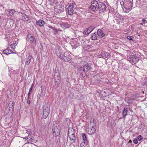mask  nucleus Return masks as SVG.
Segmentation results:
<instances>
[{"instance_id":"obj_1","label":"nucleus","mask_w":147,"mask_h":147,"mask_svg":"<svg viewBox=\"0 0 147 147\" xmlns=\"http://www.w3.org/2000/svg\"><path fill=\"white\" fill-rule=\"evenodd\" d=\"M120 3L122 7L123 6L125 9H123V11L126 13L131 11L133 6V0H120Z\"/></svg>"},{"instance_id":"obj_2","label":"nucleus","mask_w":147,"mask_h":147,"mask_svg":"<svg viewBox=\"0 0 147 147\" xmlns=\"http://www.w3.org/2000/svg\"><path fill=\"white\" fill-rule=\"evenodd\" d=\"M96 125L93 122H90L88 123V133L90 135L93 134L96 131Z\"/></svg>"},{"instance_id":"obj_3","label":"nucleus","mask_w":147,"mask_h":147,"mask_svg":"<svg viewBox=\"0 0 147 147\" xmlns=\"http://www.w3.org/2000/svg\"><path fill=\"white\" fill-rule=\"evenodd\" d=\"M91 66V64L90 63H88L84 65L83 67H80L78 68V69L82 74L83 72L86 74V72L88 71L90 69Z\"/></svg>"},{"instance_id":"obj_4","label":"nucleus","mask_w":147,"mask_h":147,"mask_svg":"<svg viewBox=\"0 0 147 147\" xmlns=\"http://www.w3.org/2000/svg\"><path fill=\"white\" fill-rule=\"evenodd\" d=\"M91 5L88 7V9L92 11H95L97 10V7L98 5V2L96 0L92 1L91 2Z\"/></svg>"},{"instance_id":"obj_5","label":"nucleus","mask_w":147,"mask_h":147,"mask_svg":"<svg viewBox=\"0 0 147 147\" xmlns=\"http://www.w3.org/2000/svg\"><path fill=\"white\" fill-rule=\"evenodd\" d=\"M55 11L60 13L64 11V7L61 5H60L57 3L56 4V5L54 6Z\"/></svg>"},{"instance_id":"obj_6","label":"nucleus","mask_w":147,"mask_h":147,"mask_svg":"<svg viewBox=\"0 0 147 147\" xmlns=\"http://www.w3.org/2000/svg\"><path fill=\"white\" fill-rule=\"evenodd\" d=\"M50 112V108L47 105H45L43 107V117L44 119H46L48 115Z\"/></svg>"},{"instance_id":"obj_7","label":"nucleus","mask_w":147,"mask_h":147,"mask_svg":"<svg viewBox=\"0 0 147 147\" xmlns=\"http://www.w3.org/2000/svg\"><path fill=\"white\" fill-rule=\"evenodd\" d=\"M83 141L82 142L81 144V146L83 147L85 145L88 144V140L86 135L85 133L82 134Z\"/></svg>"},{"instance_id":"obj_8","label":"nucleus","mask_w":147,"mask_h":147,"mask_svg":"<svg viewBox=\"0 0 147 147\" xmlns=\"http://www.w3.org/2000/svg\"><path fill=\"white\" fill-rule=\"evenodd\" d=\"M128 59L130 62H133L136 64L139 60V57L136 55H134L131 57H129Z\"/></svg>"},{"instance_id":"obj_9","label":"nucleus","mask_w":147,"mask_h":147,"mask_svg":"<svg viewBox=\"0 0 147 147\" xmlns=\"http://www.w3.org/2000/svg\"><path fill=\"white\" fill-rule=\"evenodd\" d=\"M75 8L74 7L73 4H71L69 5L67 8V12L68 14L70 15H71L73 14L74 9Z\"/></svg>"},{"instance_id":"obj_10","label":"nucleus","mask_w":147,"mask_h":147,"mask_svg":"<svg viewBox=\"0 0 147 147\" xmlns=\"http://www.w3.org/2000/svg\"><path fill=\"white\" fill-rule=\"evenodd\" d=\"M98 6L97 9L103 12L105 11L106 8L105 4L103 3H98Z\"/></svg>"},{"instance_id":"obj_11","label":"nucleus","mask_w":147,"mask_h":147,"mask_svg":"<svg viewBox=\"0 0 147 147\" xmlns=\"http://www.w3.org/2000/svg\"><path fill=\"white\" fill-rule=\"evenodd\" d=\"M54 78L55 80H59L60 79V73L59 70H56L55 71L54 76Z\"/></svg>"},{"instance_id":"obj_12","label":"nucleus","mask_w":147,"mask_h":147,"mask_svg":"<svg viewBox=\"0 0 147 147\" xmlns=\"http://www.w3.org/2000/svg\"><path fill=\"white\" fill-rule=\"evenodd\" d=\"M34 38L32 34H28L26 40L28 42H32L34 41Z\"/></svg>"},{"instance_id":"obj_13","label":"nucleus","mask_w":147,"mask_h":147,"mask_svg":"<svg viewBox=\"0 0 147 147\" xmlns=\"http://www.w3.org/2000/svg\"><path fill=\"white\" fill-rule=\"evenodd\" d=\"M97 35L101 38L105 36V34L103 32L101 29H98L97 32Z\"/></svg>"},{"instance_id":"obj_14","label":"nucleus","mask_w":147,"mask_h":147,"mask_svg":"<svg viewBox=\"0 0 147 147\" xmlns=\"http://www.w3.org/2000/svg\"><path fill=\"white\" fill-rule=\"evenodd\" d=\"M109 54L107 52H103L99 55L100 58H106L109 55Z\"/></svg>"},{"instance_id":"obj_15","label":"nucleus","mask_w":147,"mask_h":147,"mask_svg":"<svg viewBox=\"0 0 147 147\" xmlns=\"http://www.w3.org/2000/svg\"><path fill=\"white\" fill-rule=\"evenodd\" d=\"M68 136L70 140H75L76 139L75 137L74 136V133L73 132H69V129H68Z\"/></svg>"},{"instance_id":"obj_16","label":"nucleus","mask_w":147,"mask_h":147,"mask_svg":"<svg viewBox=\"0 0 147 147\" xmlns=\"http://www.w3.org/2000/svg\"><path fill=\"white\" fill-rule=\"evenodd\" d=\"M14 102L13 101H10L9 102L7 107L10 108L12 111L13 110Z\"/></svg>"},{"instance_id":"obj_17","label":"nucleus","mask_w":147,"mask_h":147,"mask_svg":"<svg viewBox=\"0 0 147 147\" xmlns=\"http://www.w3.org/2000/svg\"><path fill=\"white\" fill-rule=\"evenodd\" d=\"M24 138L27 140V142H33L34 141V138L31 136H28V137Z\"/></svg>"},{"instance_id":"obj_18","label":"nucleus","mask_w":147,"mask_h":147,"mask_svg":"<svg viewBox=\"0 0 147 147\" xmlns=\"http://www.w3.org/2000/svg\"><path fill=\"white\" fill-rule=\"evenodd\" d=\"M45 24V22L42 20H40L36 22L37 25L40 27L43 26Z\"/></svg>"},{"instance_id":"obj_19","label":"nucleus","mask_w":147,"mask_h":147,"mask_svg":"<svg viewBox=\"0 0 147 147\" xmlns=\"http://www.w3.org/2000/svg\"><path fill=\"white\" fill-rule=\"evenodd\" d=\"M33 59V57L29 55L26 59V61L25 62V64L28 65L31 61V60Z\"/></svg>"},{"instance_id":"obj_20","label":"nucleus","mask_w":147,"mask_h":147,"mask_svg":"<svg viewBox=\"0 0 147 147\" xmlns=\"http://www.w3.org/2000/svg\"><path fill=\"white\" fill-rule=\"evenodd\" d=\"M52 130L53 131V133H55V135H57V134L56 133L57 132H58V131L57 126L53 125L52 127Z\"/></svg>"},{"instance_id":"obj_21","label":"nucleus","mask_w":147,"mask_h":147,"mask_svg":"<svg viewBox=\"0 0 147 147\" xmlns=\"http://www.w3.org/2000/svg\"><path fill=\"white\" fill-rule=\"evenodd\" d=\"M128 111L127 109L126 108H124L123 110L122 115L123 118H125L127 115Z\"/></svg>"},{"instance_id":"obj_22","label":"nucleus","mask_w":147,"mask_h":147,"mask_svg":"<svg viewBox=\"0 0 147 147\" xmlns=\"http://www.w3.org/2000/svg\"><path fill=\"white\" fill-rule=\"evenodd\" d=\"M47 2L51 5H53L54 4H56L58 3L56 0H47Z\"/></svg>"},{"instance_id":"obj_23","label":"nucleus","mask_w":147,"mask_h":147,"mask_svg":"<svg viewBox=\"0 0 147 147\" xmlns=\"http://www.w3.org/2000/svg\"><path fill=\"white\" fill-rule=\"evenodd\" d=\"M58 54H59L58 53H57V55H59L61 57V58L65 61L67 62L68 61V59L66 56L64 55H62V56H61L60 53L59 54V55H58Z\"/></svg>"},{"instance_id":"obj_24","label":"nucleus","mask_w":147,"mask_h":147,"mask_svg":"<svg viewBox=\"0 0 147 147\" xmlns=\"http://www.w3.org/2000/svg\"><path fill=\"white\" fill-rule=\"evenodd\" d=\"M61 26L62 28H69L70 26L67 23H63L61 24Z\"/></svg>"},{"instance_id":"obj_25","label":"nucleus","mask_w":147,"mask_h":147,"mask_svg":"<svg viewBox=\"0 0 147 147\" xmlns=\"http://www.w3.org/2000/svg\"><path fill=\"white\" fill-rule=\"evenodd\" d=\"M90 32V30H89V29L88 28H86L84 30L83 32V34L84 35H87L89 34Z\"/></svg>"},{"instance_id":"obj_26","label":"nucleus","mask_w":147,"mask_h":147,"mask_svg":"<svg viewBox=\"0 0 147 147\" xmlns=\"http://www.w3.org/2000/svg\"><path fill=\"white\" fill-rule=\"evenodd\" d=\"M92 40H96L97 39V36L96 34L94 33H93L92 35Z\"/></svg>"},{"instance_id":"obj_27","label":"nucleus","mask_w":147,"mask_h":147,"mask_svg":"<svg viewBox=\"0 0 147 147\" xmlns=\"http://www.w3.org/2000/svg\"><path fill=\"white\" fill-rule=\"evenodd\" d=\"M48 27H49L50 28L52 29L54 31L55 34H56L58 32V31L57 29L55 27H52L50 26H48Z\"/></svg>"},{"instance_id":"obj_28","label":"nucleus","mask_w":147,"mask_h":147,"mask_svg":"<svg viewBox=\"0 0 147 147\" xmlns=\"http://www.w3.org/2000/svg\"><path fill=\"white\" fill-rule=\"evenodd\" d=\"M16 11L13 9H11L9 10V13L10 16H13L14 13Z\"/></svg>"},{"instance_id":"obj_29","label":"nucleus","mask_w":147,"mask_h":147,"mask_svg":"<svg viewBox=\"0 0 147 147\" xmlns=\"http://www.w3.org/2000/svg\"><path fill=\"white\" fill-rule=\"evenodd\" d=\"M9 47H7L4 50V53L6 54L7 55H8L9 54L8 53L9 51Z\"/></svg>"},{"instance_id":"obj_30","label":"nucleus","mask_w":147,"mask_h":147,"mask_svg":"<svg viewBox=\"0 0 147 147\" xmlns=\"http://www.w3.org/2000/svg\"><path fill=\"white\" fill-rule=\"evenodd\" d=\"M24 16H23L24 17V20L25 21H27L29 20V18L28 16L27 15H26L25 14H24Z\"/></svg>"},{"instance_id":"obj_31","label":"nucleus","mask_w":147,"mask_h":147,"mask_svg":"<svg viewBox=\"0 0 147 147\" xmlns=\"http://www.w3.org/2000/svg\"><path fill=\"white\" fill-rule=\"evenodd\" d=\"M125 100L126 102L127 103H129V102L131 101V99L129 97L126 98H125Z\"/></svg>"},{"instance_id":"obj_32","label":"nucleus","mask_w":147,"mask_h":147,"mask_svg":"<svg viewBox=\"0 0 147 147\" xmlns=\"http://www.w3.org/2000/svg\"><path fill=\"white\" fill-rule=\"evenodd\" d=\"M142 21L143 22V23H140V24L142 25H143L144 24H145L146 22H147L146 20L145 19H143L142 20Z\"/></svg>"},{"instance_id":"obj_33","label":"nucleus","mask_w":147,"mask_h":147,"mask_svg":"<svg viewBox=\"0 0 147 147\" xmlns=\"http://www.w3.org/2000/svg\"><path fill=\"white\" fill-rule=\"evenodd\" d=\"M88 28L89 29V30H90L91 32L93 30L94 28V26H93L90 27Z\"/></svg>"},{"instance_id":"obj_34","label":"nucleus","mask_w":147,"mask_h":147,"mask_svg":"<svg viewBox=\"0 0 147 147\" xmlns=\"http://www.w3.org/2000/svg\"><path fill=\"white\" fill-rule=\"evenodd\" d=\"M134 38V37L133 36H128L127 37V39L129 40H132V41L134 40L133 39V38Z\"/></svg>"},{"instance_id":"obj_35","label":"nucleus","mask_w":147,"mask_h":147,"mask_svg":"<svg viewBox=\"0 0 147 147\" xmlns=\"http://www.w3.org/2000/svg\"><path fill=\"white\" fill-rule=\"evenodd\" d=\"M142 136L140 135L137 137V139L139 140L140 141L142 139Z\"/></svg>"},{"instance_id":"obj_36","label":"nucleus","mask_w":147,"mask_h":147,"mask_svg":"<svg viewBox=\"0 0 147 147\" xmlns=\"http://www.w3.org/2000/svg\"><path fill=\"white\" fill-rule=\"evenodd\" d=\"M133 142L136 144H137L138 142V139L137 138L135 139L134 140Z\"/></svg>"},{"instance_id":"obj_37","label":"nucleus","mask_w":147,"mask_h":147,"mask_svg":"<svg viewBox=\"0 0 147 147\" xmlns=\"http://www.w3.org/2000/svg\"><path fill=\"white\" fill-rule=\"evenodd\" d=\"M10 46L13 49H14L15 48V44H13V45L11 44L10 45Z\"/></svg>"},{"instance_id":"obj_38","label":"nucleus","mask_w":147,"mask_h":147,"mask_svg":"<svg viewBox=\"0 0 147 147\" xmlns=\"http://www.w3.org/2000/svg\"><path fill=\"white\" fill-rule=\"evenodd\" d=\"M8 110L9 111H10V112L11 110V109L10 108L7 107L5 109V110Z\"/></svg>"},{"instance_id":"obj_39","label":"nucleus","mask_w":147,"mask_h":147,"mask_svg":"<svg viewBox=\"0 0 147 147\" xmlns=\"http://www.w3.org/2000/svg\"><path fill=\"white\" fill-rule=\"evenodd\" d=\"M27 103L28 104H30V100H29V98H27Z\"/></svg>"},{"instance_id":"obj_40","label":"nucleus","mask_w":147,"mask_h":147,"mask_svg":"<svg viewBox=\"0 0 147 147\" xmlns=\"http://www.w3.org/2000/svg\"><path fill=\"white\" fill-rule=\"evenodd\" d=\"M69 147H75V146L74 145L73 143H72L69 146Z\"/></svg>"},{"instance_id":"obj_41","label":"nucleus","mask_w":147,"mask_h":147,"mask_svg":"<svg viewBox=\"0 0 147 147\" xmlns=\"http://www.w3.org/2000/svg\"><path fill=\"white\" fill-rule=\"evenodd\" d=\"M9 53H8L9 54H11V53H13L12 52V51L11 50L9 49Z\"/></svg>"},{"instance_id":"obj_42","label":"nucleus","mask_w":147,"mask_h":147,"mask_svg":"<svg viewBox=\"0 0 147 147\" xmlns=\"http://www.w3.org/2000/svg\"><path fill=\"white\" fill-rule=\"evenodd\" d=\"M32 89H33V88H30V89H29V92L31 93Z\"/></svg>"},{"instance_id":"obj_43","label":"nucleus","mask_w":147,"mask_h":147,"mask_svg":"<svg viewBox=\"0 0 147 147\" xmlns=\"http://www.w3.org/2000/svg\"><path fill=\"white\" fill-rule=\"evenodd\" d=\"M31 93L28 92V98H29V97L30 96V95L31 94Z\"/></svg>"},{"instance_id":"obj_44","label":"nucleus","mask_w":147,"mask_h":147,"mask_svg":"<svg viewBox=\"0 0 147 147\" xmlns=\"http://www.w3.org/2000/svg\"><path fill=\"white\" fill-rule=\"evenodd\" d=\"M34 84H33H33H32V85H31V87H30V88H33V87H34Z\"/></svg>"},{"instance_id":"obj_45","label":"nucleus","mask_w":147,"mask_h":147,"mask_svg":"<svg viewBox=\"0 0 147 147\" xmlns=\"http://www.w3.org/2000/svg\"><path fill=\"white\" fill-rule=\"evenodd\" d=\"M101 93H105V91H102L101 92Z\"/></svg>"},{"instance_id":"obj_46","label":"nucleus","mask_w":147,"mask_h":147,"mask_svg":"<svg viewBox=\"0 0 147 147\" xmlns=\"http://www.w3.org/2000/svg\"><path fill=\"white\" fill-rule=\"evenodd\" d=\"M128 143H132V141L131 140H129V141Z\"/></svg>"},{"instance_id":"obj_47","label":"nucleus","mask_w":147,"mask_h":147,"mask_svg":"<svg viewBox=\"0 0 147 147\" xmlns=\"http://www.w3.org/2000/svg\"><path fill=\"white\" fill-rule=\"evenodd\" d=\"M133 97H136V96H134Z\"/></svg>"}]
</instances>
